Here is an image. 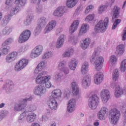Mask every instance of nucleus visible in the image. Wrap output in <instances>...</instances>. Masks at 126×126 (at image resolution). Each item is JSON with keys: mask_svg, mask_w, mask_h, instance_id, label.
<instances>
[{"mask_svg": "<svg viewBox=\"0 0 126 126\" xmlns=\"http://www.w3.org/2000/svg\"><path fill=\"white\" fill-rule=\"evenodd\" d=\"M35 10V12H36L37 14H41L44 10L43 9V6H42V5L38 4L36 6Z\"/></svg>", "mask_w": 126, "mask_h": 126, "instance_id": "nucleus-49", "label": "nucleus"}, {"mask_svg": "<svg viewBox=\"0 0 126 126\" xmlns=\"http://www.w3.org/2000/svg\"><path fill=\"white\" fill-rule=\"evenodd\" d=\"M91 82V77L89 75H87L84 77L82 80V86L84 89H87Z\"/></svg>", "mask_w": 126, "mask_h": 126, "instance_id": "nucleus-21", "label": "nucleus"}, {"mask_svg": "<svg viewBox=\"0 0 126 126\" xmlns=\"http://www.w3.org/2000/svg\"><path fill=\"white\" fill-rule=\"evenodd\" d=\"M51 79H47L44 84L45 86L43 85H39L35 87L33 90V94L36 95V96H43L44 94H46L47 92V89H49L52 87V83L50 81Z\"/></svg>", "mask_w": 126, "mask_h": 126, "instance_id": "nucleus-3", "label": "nucleus"}, {"mask_svg": "<svg viewBox=\"0 0 126 126\" xmlns=\"http://www.w3.org/2000/svg\"><path fill=\"white\" fill-rule=\"evenodd\" d=\"M54 53L51 51H48L44 52L42 57V60H49L51 58H53Z\"/></svg>", "mask_w": 126, "mask_h": 126, "instance_id": "nucleus-32", "label": "nucleus"}, {"mask_svg": "<svg viewBox=\"0 0 126 126\" xmlns=\"http://www.w3.org/2000/svg\"><path fill=\"white\" fill-rule=\"evenodd\" d=\"M13 43V38L12 37H9L2 44L4 46H8V45H10Z\"/></svg>", "mask_w": 126, "mask_h": 126, "instance_id": "nucleus-54", "label": "nucleus"}, {"mask_svg": "<svg viewBox=\"0 0 126 126\" xmlns=\"http://www.w3.org/2000/svg\"><path fill=\"white\" fill-rule=\"evenodd\" d=\"M18 54L16 51L12 52L6 56L5 62L7 63H10L17 59Z\"/></svg>", "mask_w": 126, "mask_h": 126, "instance_id": "nucleus-14", "label": "nucleus"}, {"mask_svg": "<svg viewBox=\"0 0 126 126\" xmlns=\"http://www.w3.org/2000/svg\"><path fill=\"white\" fill-rule=\"evenodd\" d=\"M65 13V9L64 7H58L53 12V15L55 17H63Z\"/></svg>", "mask_w": 126, "mask_h": 126, "instance_id": "nucleus-16", "label": "nucleus"}, {"mask_svg": "<svg viewBox=\"0 0 126 126\" xmlns=\"http://www.w3.org/2000/svg\"><path fill=\"white\" fill-rule=\"evenodd\" d=\"M90 43H91V39L89 37H87L85 40L81 45V48L83 50H86L89 47V45H90Z\"/></svg>", "mask_w": 126, "mask_h": 126, "instance_id": "nucleus-33", "label": "nucleus"}, {"mask_svg": "<svg viewBox=\"0 0 126 126\" xmlns=\"http://www.w3.org/2000/svg\"><path fill=\"white\" fill-rule=\"evenodd\" d=\"M62 97V91L60 89L53 90L48 99V106L52 111L57 110L58 108V99Z\"/></svg>", "mask_w": 126, "mask_h": 126, "instance_id": "nucleus-1", "label": "nucleus"}, {"mask_svg": "<svg viewBox=\"0 0 126 126\" xmlns=\"http://www.w3.org/2000/svg\"><path fill=\"white\" fill-rule=\"evenodd\" d=\"M100 98L103 104H106L110 100L111 94L110 91L107 89H103L100 92Z\"/></svg>", "mask_w": 126, "mask_h": 126, "instance_id": "nucleus-10", "label": "nucleus"}, {"mask_svg": "<svg viewBox=\"0 0 126 126\" xmlns=\"http://www.w3.org/2000/svg\"><path fill=\"white\" fill-rule=\"evenodd\" d=\"M94 19V16L93 15H89L86 18V21L89 22V21H92Z\"/></svg>", "mask_w": 126, "mask_h": 126, "instance_id": "nucleus-63", "label": "nucleus"}, {"mask_svg": "<svg viewBox=\"0 0 126 126\" xmlns=\"http://www.w3.org/2000/svg\"><path fill=\"white\" fill-rule=\"evenodd\" d=\"M74 50L72 48H69L62 55V58H69L70 56L73 55Z\"/></svg>", "mask_w": 126, "mask_h": 126, "instance_id": "nucleus-37", "label": "nucleus"}, {"mask_svg": "<svg viewBox=\"0 0 126 126\" xmlns=\"http://www.w3.org/2000/svg\"><path fill=\"white\" fill-rule=\"evenodd\" d=\"M42 27H41V26H39V25H37V26L34 30V32L33 33L34 36H38V35L40 34V33H41V29H42Z\"/></svg>", "mask_w": 126, "mask_h": 126, "instance_id": "nucleus-53", "label": "nucleus"}, {"mask_svg": "<svg viewBox=\"0 0 126 126\" xmlns=\"http://www.w3.org/2000/svg\"><path fill=\"white\" fill-rule=\"evenodd\" d=\"M120 76V72H119V69H116L113 71L112 74V78L114 81H117L119 79Z\"/></svg>", "mask_w": 126, "mask_h": 126, "instance_id": "nucleus-44", "label": "nucleus"}, {"mask_svg": "<svg viewBox=\"0 0 126 126\" xmlns=\"http://www.w3.org/2000/svg\"><path fill=\"white\" fill-rule=\"evenodd\" d=\"M31 36V31L29 30H27L23 32L18 38L19 43H24L26 42V41H28L29 40V38Z\"/></svg>", "mask_w": 126, "mask_h": 126, "instance_id": "nucleus-9", "label": "nucleus"}, {"mask_svg": "<svg viewBox=\"0 0 126 126\" xmlns=\"http://www.w3.org/2000/svg\"><path fill=\"white\" fill-rule=\"evenodd\" d=\"M76 104V100L75 99H70L67 104V110L68 113H72L75 110V104Z\"/></svg>", "mask_w": 126, "mask_h": 126, "instance_id": "nucleus-18", "label": "nucleus"}, {"mask_svg": "<svg viewBox=\"0 0 126 126\" xmlns=\"http://www.w3.org/2000/svg\"><path fill=\"white\" fill-rule=\"evenodd\" d=\"M48 72L47 71H42L40 73H38V75L35 79V83L36 84H45V82L47 79H51L52 76L51 75H47ZM47 75V76H46Z\"/></svg>", "mask_w": 126, "mask_h": 126, "instance_id": "nucleus-6", "label": "nucleus"}, {"mask_svg": "<svg viewBox=\"0 0 126 126\" xmlns=\"http://www.w3.org/2000/svg\"><path fill=\"white\" fill-rule=\"evenodd\" d=\"M10 50V46L2 44V47L0 49V52L3 55H7L9 53Z\"/></svg>", "mask_w": 126, "mask_h": 126, "instance_id": "nucleus-34", "label": "nucleus"}, {"mask_svg": "<svg viewBox=\"0 0 126 126\" xmlns=\"http://www.w3.org/2000/svg\"><path fill=\"white\" fill-rule=\"evenodd\" d=\"M64 43V35L61 34L58 38L57 41L56 43V47L57 49H60Z\"/></svg>", "mask_w": 126, "mask_h": 126, "instance_id": "nucleus-22", "label": "nucleus"}, {"mask_svg": "<svg viewBox=\"0 0 126 126\" xmlns=\"http://www.w3.org/2000/svg\"><path fill=\"white\" fill-rule=\"evenodd\" d=\"M94 8V6L93 5H89L86 8V10L85 11V13H86L87 14L88 13H89L90 11H91Z\"/></svg>", "mask_w": 126, "mask_h": 126, "instance_id": "nucleus-57", "label": "nucleus"}, {"mask_svg": "<svg viewBox=\"0 0 126 126\" xmlns=\"http://www.w3.org/2000/svg\"><path fill=\"white\" fill-rule=\"evenodd\" d=\"M9 115V113L7 110L0 111V118L1 120H3L5 117H7Z\"/></svg>", "mask_w": 126, "mask_h": 126, "instance_id": "nucleus-48", "label": "nucleus"}, {"mask_svg": "<svg viewBox=\"0 0 126 126\" xmlns=\"http://www.w3.org/2000/svg\"><path fill=\"white\" fill-rule=\"evenodd\" d=\"M124 94V91L123 88L120 86H118L115 88V91L114 93V95L116 98H120L122 95Z\"/></svg>", "mask_w": 126, "mask_h": 126, "instance_id": "nucleus-28", "label": "nucleus"}, {"mask_svg": "<svg viewBox=\"0 0 126 126\" xmlns=\"http://www.w3.org/2000/svg\"><path fill=\"white\" fill-rule=\"evenodd\" d=\"M77 29H78L77 28H75L74 26H73L72 25H71L69 28V32L70 33L72 34V33H74V32H76V30H77Z\"/></svg>", "mask_w": 126, "mask_h": 126, "instance_id": "nucleus-60", "label": "nucleus"}, {"mask_svg": "<svg viewBox=\"0 0 126 126\" xmlns=\"http://www.w3.org/2000/svg\"><path fill=\"white\" fill-rule=\"evenodd\" d=\"M117 60L118 58H117V57H116V56L112 55L110 57L109 64H111V65H114V64H115V63H116Z\"/></svg>", "mask_w": 126, "mask_h": 126, "instance_id": "nucleus-46", "label": "nucleus"}, {"mask_svg": "<svg viewBox=\"0 0 126 126\" xmlns=\"http://www.w3.org/2000/svg\"><path fill=\"white\" fill-rule=\"evenodd\" d=\"M26 116L27 122H28V123H33L37 118V115L34 113V112L28 113V112H27V115Z\"/></svg>", "mask_w": 126, "mask_h": 126, "instance_id": "nucleus-25", "label": "nucleus"}, {"mask_svg": "<svg viewBox=\"0 0 126 126\" xmlns=\"http://www.w3.org/2000/svg\"><path fill=\"white\" fill-rule=\"evenodd\" d=\"M33 97L30 96L29 97H26L19 100V101L16 103L14 105L13 110L15 112H20L22 110L25 109V107L27 106V102L32 101Z\"/></svg>", "mask_w": 126, "mask_h": 126, "instance_id": "nucleus-4", "label": "nucleus"}, {"mask_svg": "<svg viewBox=\"0 0 126 126\" xmlns=\"http://www.w3.org/2000/svg\"><path fill=\"white\" fill-rule=\"evenodd\" d=\"M43 53V46L42 45H38L36 46L32 51L31 53V58L35 59L39 57Z\"/></svg>", "mask_w": 126, "mask_h": 126, "instance_id": "nucleus-11", "label": "nucleus"}, {"mask_svg": "<svg viewBox=\"0 0 126 126\" xmlns=\"http://www.w3.org/2000/svg\"><path fill=\"white\" fill-rule=\"evenodd\" d=\"M27 115V111H24L23 112L19 117L18 119V122L20 124H22V123H24L25 121V117Z\"/></svg>", "mask_w": 126, "mask_h": 126, "instance_id": "nucleus-42", "label": "nucleus"}, {"mask_svg": "<svg viewBox=\"0 0 126 126\" xmlns=\"http://www.w3.org/2000/svg\"><path fill=\"white\" fill-rule=\"evenodd\" d=\"M27 64H28V60L26 59H23L16 64L15 69L16 71H20V70H22Z\"/></svg>", "mask_w": 126, "mask_h": 126, "instance_id": "nucleus-12", "label": "nucleus"}, {"mask_svg": "<svg viewBox=\"0 0 126 126\" xmlns=\"http://www.w3.org/2000/svg\"><path fill=\"white\" fill-rule=\"evenodd\" d=\"M88 30H89V25L87 24H83L79 31L78 36L81 37V36L84 35Z\"/></svg>", "mask_w": 126, "mask_h": 126, "instance_id": "nucleus-23", "label": "nucleus"}, {"mask_svg": "<svg viewBox=\"0 0 126 126\" xmlns=\"http://www.w3.org/2000/svg\"><path fill=\"white\" fill-rule=\"evenodd\" d=\"M108 6H109V4L108 3L101 5L98 8V13L102 14L108 8Z\"/></svg>", "mask_w": 126, "mask_h": 126, "instance_id": "nucleus-45", "label": "nucleus"}, {"mask_svg": "<svg viewBox=\"0 0 126 126\" xmlns=\"http://www.w3.org/2000/svg\"><path fill=\"white\" fill-rule=\"evenodd\" d=\"M124 53H125V45L120 44L117 47L115 54L118 57H122Z\"/></svg>", "mask_w": 126, "mask_h": 126, "instance_id": "nucleus-24", "label": "nucleus"}, {"mask_svg": "<svg viewBox=\"0 0 126 126\" xmlns=\"http://www.w3.org/2000/svg\"><path fill=\"white\" fill-rule=\"evenodd\" d=\"M47 66V61H42L39 63L38 64L37 66L34 70V74H38L42 71V69L45 68Z\"/></svg>", "mask_w": 126, "mask_h": 126, "instance_id": "nucleus-19", "label": "nucleus"}, {"mask_svg": "<svg viewBox=\"0 0 126 126\" xmlns=\"http://www.w3.org/2000/svg\"><path fill=\"white\" fill-rule=\"evenodd\" d=\"M109 24V18L106 17L104 20H100L94 27V31L97 33L101 32L104 33L107 30Z\"/></svg>", "mask_w": 126, "mask_h": 126, "instance_id": "nucleus-5", "label": "nucleus"}, {"mask_svg": "<svg viewBox=\"0 0 126 126\" xmlns=\"http://www.w3.org/2000/svg\"><path fill=\"white\" fill-rule=\"evenodd\" d=\"M34 19V16L32 15H29L26 20L24 21V24L25 26H29L32 23V21Z\"/></svg>", "mask_w": 126, "mask_h": 126, "instance_id": "nucleus-41", "label": "nucleus"}, {"mask_svg": "<svg viewBox=\"0 0 126 126\" xmlns=\"http://www.w3.org/2000/svg\"><path fill=\"white\" fill-rule=\"evenodd\" d=\"M72 93L74 96H80V92H79V88H77L76 89H73L72 90Z\"/></svg>", "mask_w": 126, "mask_h": 126, "instance_id": "nucleus-55", "label": "nucleus"}, {"mask_svg": "<svg viewBox=\"0 0 126 126\" xmlns=\"http://www.w3.org/2000/svg\"><path fill=\"white\" fill-rule=\"evenodd\" d=\"M27 3V0H15L14 1L15 4L19 7H24Z\"/></svg>", "mask_w": 126, "mask_h": 126, "instance_id": "nucleus-38", "label": "nucleus"}, {"mask_svg": "<svg viewBox=\"0 0 126 126\" xmlns=\"http://www.w3.org/2000/svg\"><path fill=\"white\" fill-rule=\"evenodd\" d=\"M27 50H28V45H24L19 49V53L23 54Z\"/></svg>", "mask_w": 126, "mask_h": 126, "instance_id": "nucleus-56", "label": "nucleus"}, {"mask_svg": "<svg viewBox=\"0 0 126 126\" xmlns=\"http://www.w3.org/2000/svg\"><path fill=\"white\" fill-rule=\"evenodd\" d=\"M100 99L96 94H94L91 96L88 100V106L91 110H96L99 105Z\"/></svg>", "mask_w": 126, "mask_h": 126, "instance_id": "nucleus-7", "label": "nucleus"}, {"mask_svg": "<svg viewBox=\"0 0 126 126\" xmlns=\"http://www.w3.org/2000/svg\"><path fill=\"white\" fill-rule=\"evenodd\" d=\"M77 2H78V0H67L66 4L68 8H72L76 5Z\"/></svg>", "mask_w": 126, "mask_h": 126, "instance_id": "nucleus-35", "label": "nucleus"}, {"mask_svg": "<svg viewBox=\"0 0 126 126\" xmlns=\"http://www.w3.org/2000/svg\"><path fill=\"white\" fill-rule=\"evenodd\" d=\"M12 27L7 26L2 30V35L6 36V35H9L11 32H12Z\"/></svg>", "mask_w": 126, "mask_h": 126, "instance_id": "nucleus-39", "label": "nucleus"}, {"mask_svg": "<svg viewBox=\"0 0 126 126\" xmlns=\"http://www.w3.org/2000/svg\"><path fill=\"white\" fill-rule=\"evenodd\" d=\"M77 63H78V61L75 59H72L71 61L68 63V66L71 70H75L76 66H77Z\"/></svg>", "mask_w": 126, "mask_h": 126, "instance_id": "nucleus-26", "label": "nucleus"}, {"mask_svg": "<svg viewBox=\"0 0 126 126\" xmlns=\"http://www.w3.org/2000/svg\"><path fill=\"white\" fill-rule=\"evenodd\" d=\"M121 113L120 111L116 109L113 108L110 111V118L111 119V124L116 125L119 121Z\"/></svg>", "mask_w": 126, "mask_h": 126, "instance_id": "nucleus-8", "label": "nucleus"}, {"mask_svg": "<svg viewBox=\"0 0 126 126\" xmlns=\"http://www.w3.org/2000/svg\"><path fill=\"white\" fill-rule=\"evenodd\" d=\"M27 108L29 112H34L37 110V106L35 104H30Z\"/></svg>", "mask_w": 126, "mask_h": 126, "instance_id": "nucleus-50", "label": "nucleus"}, {"mask_svg": "<svg viewBox=\"0 0 126 126\" xmlns=\"http://www.w3.org/2000/svg\"><path fill=\"white\" fill-rule=\"evenodd\" d=\"M72 25L74 26L75 28H78V26H79V21L76 20L73 22L71 24Z\"/></svg>", "mask_w": 126, "mask_h": 126, "instance_id": "nucleus-62", "label": "nucleus"}, {"mask_svg": "<svg viewBox=\"0 0 126 126\" xmlns=\"http://www.w3.org/2000/svg\"><path fill=\"white\" fill-rule=\"evenodd\" d=\"M113 13L112 20L115 18H118L120 13H121V8L118 6H115L113 10Z\"/></svg>", "mask_w": 126, "mask_h": 126, "instance_id": "nucleus-30", "label": "nucleus"}, {"mask_svg": "<svg viewBox=\"0 0 126 126\" xmlns=\"http://www.w3.org/2000/svg\"><path fill=\"white\" fill-rule=\"evenodd\" d=\"M48 19L46 17L42 16L39 18L38 21L37 25L41 26V27H45L48 23Z\"/></svg>", "mask_w": 126, "mask_h": 126, "instance_id": "nucleus-29", "label": "nucleus"}, {"mask_svg": "<svg viewBox=\"0 0 126 126\" xmlns=\"http://www.w3.org/2000/svg\"><path fill=\"white\" fill-rule=\"evenodd\" d=\"M104 80V75L101 72L96 73L94 76V82L95 84L99 85L100 83H102Z\"/></svg>", "mask_w": 126, "mask_h": 126, "instance_id": "nucleus-20", "label": "nucleus"}, {"mask_svg": "<svg viewBox=\"0 0 126 126\" xmlns=\"http://www.w3.org/2000/svg\"><path fill=\"white\" fill-rule=\"evenodd\" d=\"M126 27L124 30L123 33L122 34V40L126 41Z\"/></svg>", "mask_w": 126, "mask_h": 126, "instance_id": "nucleus-64", "label": "nucleus"}, {"mask_svg": "<svg viewBox=\"0 0 126 126\" xmlns=\"http://www.w3.org/2000/svg\"><path fill=\"white\" fill-rule=\"evenodd\" d=\"M54 79L56 82L61 83L63 80V74L61 72L56 73L54 76Z\"/></svg>", "mask_w": 126, "mask_h": 126, "instance_id": "nucleus-43", "label": "nucleus"}, {"mask_svg": "<svg viewBox=\"0 0 126 126\" xmlns=\"http://www.w3.org/2000/svg\"><path fill=\"white\" fill-rule=\"evenodd\" d=\"M13 81L11 80H6L5 85L3 86V89L5 90L7 93L11 92V90L13 89Z\"/></svg>", "mask_w": 126, "mask_h": 126, "instance_id": "nucleus-17", "label": "nucleus"}, {"mask_svg": "<svg viewBox=\"0 0 126 126\" xmlns=\"http://www.w3.org/2000/svg\"><path fill=\"white\" fill-rule=\"evenodd\" d=\"M79 37H81L80 36H76L75 35H70L69 37V42L70 43H72V44H77L78 43V41H79Z\"/></svg>", "mask_w": 126, "mask_h": 126, "instance_id": "nucleus-36", "label": "nucleus"}, {"mask_svg": "<svg viewBox=\"0 0 126 126\" xmlns=\"http://www.w3.org/2000/svg\"><path fill=\"white\" fill-rule=\"evenodd\" d=\"M57 25V21L55 20L50 21L45 27L44 30V34H48L53 30Z\"/></svg>", "mask_w": 126, "mask_h": 126, "instance_id": "nucleus-15", "label": "nucleus"}, {"mask_svg": "<svg viewBox=\"0 0 126 126\" xmlns=\"http://www.w3.org/2000/svg\"><path fill=\"white\" fill-rule=\"evenodd\" d=\"M66 67V61H62L59 64V69L62 70L63 69Z\"/></svg>", "mask_w": 126, "mask_h": 126, "instance_id": "nucleus-51", "label": "nucleus"}, {"mask_svg": "<svg viewBox=\"0 0 126 126\" xmlns=\"http://www.w3.org/2000/svg\"><path fill=\"white\" fill-rule=\"evenodd\" d=\"M60 71H62V72L65 74V75H66L69 73V68H68V67L66 66Z\"/></svg>", "mask_w": 126, "mask_h": 126, "instance_id": "nucleus-59", "label": "nucleus"}, {"mask_svg": "<svg viewBox=\"0 0 126 126\" xmlns=\"http://www.w3.org/2000/svg\"><path fill=\"white\" fill-rule=\"evenodd\" d=\"M21 10V7H19L18 5L12 7L10 10V15L11 16L16 15V14L20 12Z\"/></svg>", "mask_w": 126, "mask_h": 126, "instance_id": "nucleus-27", "label": "nucleus"}, {"mask_svg": "<svg viewBox=\"0 0 126 126\" xmlns=\"http://www.w3.org/2000/svg\"><path fill=\"white\" fill-rule=\"evenodd\" d=\"M122 20L120 19H116L115 20V21L112 26V30H115L117 27H118V25L121 23Z\"/></svg>", "mask_w": 126, "mask_h": 126, "instance_id": "nucleus-52", "label": "nucleus"}, {"mask_svg": "<svg viewBox=\"0 0 126 126\" xmlns=\"http://www.w3.org/2000/svg\"><path fill=\"white\" fill-rule=\"evenodd\" d=\"M107 110H108L107 107L105 106H103L100 109L97 114V117L99 120L101 121L106 120V118H107V116H108Z\"/></svg>", "mask_w": 126, "mask_h": 126, "instance_id": "nucleus-13", "label": "nucleus"}, {"mask_svg": "<svg viewBox=\"0 0 126 126\" xmlns=\"http://www.w3.org/2000/svg\"><path fill=\"white\" fill-rule=\"evenodd\" d=\"M50 111H49L47 113H46V115H43L42 116V119H41V121L42 122H46V121H48V116H49V115H50Z\"/></svg>", "mask_w": 126, "mask_h": 126, "instance_id": "nucleus-58", "label": "nucleus"}, {"mask_svg": "<svg viewBox=\"0 0 126 126\" xmlns=\"http://www.w3.org/2000/svg\"><path fill=\"white\" fill-rule=\"evenodd\" d=\"M121 71L125 72L126 70V59L123 60L120 64Z\"/></svg>", "mask_w": 126, "mask_h": 126, "instance_id": "nucleus-47", "label": "nucleus"}, {"mask_svg": "<svg viewBox=\"0 0 126 126\" xmlns=\"http://www.w3.org/2000/svg\"><path fill=\"white\" fill-rule=\"evenodd\" d=\"M99 55L100 52L95 50L91 59V62L92 63H95V68L97 71H100L102 69L103 63H104V58L102 56L99 57Z\"/></svg>", "mask_w": 126, "mask_h": 126, "instance_id": "nucleus-2", "label": "nucleus"}, {"mask_svg": "<svg viewBox=\"0 0 126 126\" xmlns=\"http://www.w3.org/2000/svg\"><path fill=\"white\" fill-rule=\"evenodd\" d=\"M11 19V16L10 14L5 16L1 21L2 26L7 25V24L10 21Z\"/></svg>", "mask_w": 126, "mask_h": 126, "instance_id": "nucleus-40", "label": "nucleus"}, {"mask_svg": "<svg viewBox=\"0 0 126 126\" xmlns=\"http://www.w3.org/2000/svg\"><path fill=\"white\" fill-rule=\"evenodd\" d=\"M89 67V64L88 63V62H86L83 63V65L82 66V68L81 69V73L82 74H86L87 72H88V70Z\"/></svg>", "mask_w": 126, "mask_h": 126, "instance_id": "nucleus-31", "label": "nucleus"}, {"mask_svg": "<svg viewBox=\"0 0 126 126\" xmlns=\"http://www.w3.org/2000/svg\"><path fill=\"white\" fill-rule=\"evenodd\" d=\"M71 87L72 90L79 88V87H78V84L76 83V82H72L71 84Z\"/></svg>", "mask_w": 126, "mask_h": 126, "instance_id": "nucleus-61", "label": "nucleus"}]
</instances>
